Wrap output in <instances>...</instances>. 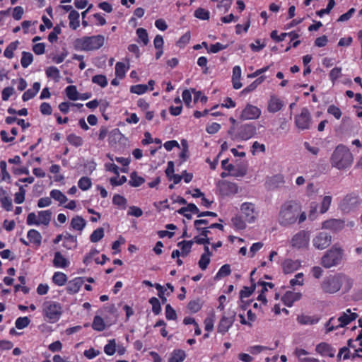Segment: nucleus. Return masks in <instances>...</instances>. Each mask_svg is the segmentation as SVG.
Returning <instances> with one entry per match:
<instances>
[{
  "label": "nucleus",
  "mask_w": 362,
  "mask_h": 362,
  "mask_svg": "<svg viewBox=\"0 0 362 362\" xmlns=\"http://www.w3.org/2000/svg\"><path fill=\"white\" fill-rule=\"evenodd\" d=\"M344 250L335 244L328 250L321 258V264L326 269L339 265L343 259Z\"/></svg>",
  "instance_id": "obj_4"
},
{
  "label": "nucleus",
  "mask_w": 362,
  "mask_h": 362,
  "mask_svg": "<svg viewBox=\"0 0 362 362\" xmlns=\"http://www.w3.org/2000/svg\"><path fill=\"white\" fill-rule=\"evenodd\" d=\"M230 272H231V270H230V265L227 264H224L218 270V273L216 274V275L215 276V279L217 280V279H220L223 277L227 276L230 275Z\"/></svg>",
  "instance_id": "obj_36"
},
{
  "label": "nucleus",
  "mask_w": 362,
  "mask_h": 362,
  "mask_svg": "<svg viewBox=\"0 0 362 362\" xmlns=\"http://www.w3.org/2000/svg\"><path fill=\"white\" fill-rule=\"evenodd\" d=\"M256 134V127L252 124L242 125L238 131V137L243 140H247Z\"/></svg>",
  "instance_id": "obj_16"
},
{
  "label": "nucleus",
  "mask_w": 362,
  "mask_h": 362,
  "mask_svg": "<svg viewBox=\"0 0 362 362\" xmlns=\"http://www.w3.org/2000/svg\"><path fill=\"white\" fill-rule=\"evenodd\" d=\"M227 47L228 45H223L220 42H217L216 44L211 45L210 49L208 50V52L211 53H217L219 51L227 48Z\"/></svg>",
  "instance_id": "obj_59"
},
{
  "label": "nucleus",
  "mask_w": 362,
  "mask_h": 362,
  "mask_svg": "<svg viewBox=\"0 0 362 362\" xmlns=\"http://www.w3.org/2000/svg\"><path fill=\"white\" fill-rule=\"evenodd\" d=\"M219 191L222 196H230L238 193V187L235 183L222 181L219 184Z\"/></svg>",
  "instance_id": "obj_13"
},
{
  "label": "nucleus",
  "mask_w": 362,
  "mask_h": 362,
  "mask_svg": "<svg viewBox=\"0 0 362 362\" xmlns=\"http://www.w3.org/2000/svg\"><path fill=\"white\" fill-rule=\"evenodd\" d=\"M119 176L111 177L110 180V182L112 186H119L123 185L127 182V177L123 175L118 179Z\"/></svg>",
  "instance_id": "obj_58"
},
{
  "label": "nucleus",
  "mask_w": 362,
  "mask_h": 362,
  "mask_svg": "<svg viewBox=\"0 0 362 362\" xmlns=\"http://www.w3.org/2000/svg\"><path fill=\"white\" fill-rule=\"evenodd\" d=\"M306 214L302 211L301 206L294 201L286 202L281 206L278 222L284 227L294 224L297 221L301 223L306 219Z\"/></svg>",
  "instance_id": "obj_1"
},
{
  "label": "nucleus",
  "mask_w": 362,
  "mask_h": 362,
  "mask_svg": "<svg viewBox=\"0 0 362 362\" xmlns=\"http://www.w3.org/2000/svg\"><path fill=\"white\" fill-rule=\"evenodd\" d=\"M301 297V294L300 293H294L292 291H287L282 296L281 300L282 302L288 307H291L293 303L299 300Z\"/></svg>",
  "instance_id": "obj_20"
},
{
  "label": "nucleus",
  "mask_w": 362,
  "mask_h": 362,
  "mask_svg": "<svg viewBox=\"0 0 362 362\" xmlns=\"http://www.w3.org/2000/svg\"><path fill=\"white\" fill-rule=\"evenodd\" d=\"M92 82L104 88L107 85V80L105 76L98 74L93 76Z\"/></svg>",
  "instance_id": "obj_45"
},
{
  "label": "nucleus",
  "mask_w": 362,
  "mask_h": 362,
  "mask_svg": "<svg viewBox=\"0 0 362 362\" xmlns=\"http://www.w3.org/2000/svg\"><path fill=\"white\" fill-rule=\"evenodd\" d=\"M300 267V262L298 260L286 259L283 263V271L285 274H290L297 270Z\"/></svg>",
  "instance_id": "obj_21"
},
{
  "label": "nucleus",
  "mask_w": 362,
  "mask_h": 362,
  "mask_svg": "<svg viewBox=\"0 0 362 362\" xmlns=\"http://www.w3.org/2000/svg\"><path fill=\"white\" fill-rule=\"evenodd\" d=\"M297 320L301 325H313L315 323L311 317L308 315H300L298 317Z\"/></svg>",
  "instance_id": "obj_62"
},
{
  "label": "nucleus",
  "mask_w": 362,
  "mask_h": 362,
  "mask_svg": "<svg viewBox=\"0 0 362 362\" xmlns=\"http://www.w3.org/2000/svg\"><path fill=\"white\" fill-rule=\"evenodd\" d=\"M210 257L206 255H201L200 259L198 262L199 267L202 270L206 269L208 265L210 263Z\"/></svg>",
  "instance_id": "obj_54"
},
{
  "label": "nucleus",
  "mask_w": 362,
  "mask_h": 362,
  "mask_svg": "<svg viewBox=\"0 0 362 362\" xmlns=\"http://www.w3.org/2000/svg\"><path fill=\"white\" fill-rule=\"evenodd\" d=\"M149 303L152 305L153 313L157 315L160 313L161 306L159 300L156 297H152L149 299Z\"/></svg>",
  "instance_id": "obj_42"
},
{
  "label": "nucleus",
  "mask_w": 362,
  "mask_h": 362,
  "mask_svg": "<svg viewBox=\"0 0 362 362\" xmlns=\"http://www.w3.org/2000/svg\"><path fill=\"white\" fill-rule=\"evenodd\" d=\"M344 221L342 219H329L322 223V228L334 232H339L344 227Z\"/></svg>",
  "instance_id": "obj_15"
},
{
  "label": "nucleus",
  "mask_w": 362,
  "mask_h": 362,
  "mask_svg": "<svg viewBox=\"0 0 362 362\" xmlns=\"http://www.w3.org/2000/svg\"><path fill=\"white\" fill-rule=\"evenodd\" d=\"M186 358L185 351L182 349L174 350L168 360L169 362H182Z\"/></svg>",
  "instance_id": "obj_28"
},
{
  "label": "nucleus",
  "mask_w": 362,
  "mask_h": 362,
  "mask_svg": "<svg viewBox=\"0 0 362 362\" xmlns=\"http://www.w3.org/2000/svg\"><path fill=\"white\" fill-rule=\"evenodd\" d=\"M62 313V307L59 303L45 302L43 304V314L49 322L54 323L58 321Z\"/></svg>",
  "instance_id": "obj_7"
},
{
  "label": "nucleus",
  "mask_w": 362,
  "mask_h": 362,
  "mask_svg": "<svg viewBox=\"0 0 362 362\" xmlns=\"http://www.w3.org/2000/svg\"><path fill=\"white\" fill-rule=\"evenodd\" d=\"M84 283V279L77 277L70 281L66 286V291L70 294L76 293Z\"/></svg>",
  "instance_id": "obj_19"
},
{
  "label": "nucleus",
  "mask_w": 362,
  "mask_h": 362,
  "mask_svg": "<svg viewBox=\"0 0 362 362\" xmlns=\"http://www.w3.org/2000/svg\"><path fill=\"white\" fill-rule=\"evenodd\" d=\"M255 289V284H252L250 287L244 286L243 288L240 292V298L242 299L243 298H248L251 296V294L254 292Z\"/></svg>",
  "instance_id": "obj_47"
},
{
  "label": "nucleus",
  "mask_w": 362,
  "mask_h": 362,
  "mask_svg": "<svg viewBox=\"0 0 362 362\" xmlns=\"http://www.w3.org/2000/svg\"><path fill=\"white\" fill-rule=\"evenodd\" d=\"M148 90V86L145 84H139L132 86L130 91L133 93L141 95L144 93Z\"/></svg>",
  "instance_id": "obj_49"
},
{
  "label": "nucleus",
  "mask_w": 362,
  "mask_h": 362,
  "mask_svg": "<svg viewBox=\"0 0 362 362\" xmlns=\"http://www.w3.org/2000/svg\"><path fill=\"white\" fill-rule=\"evenodd\" d=\"M53 264L56 267L64 268L68 265L67 259L61 254L60 252H56L53 259Z\"/></svg>",
  "instance_id": "obj_27"
},
{
  "label": "nucleus",
  "mask_w": 362,
  "mask_h": 362,
  "mask_svg": "<svg viewBox=\"0 0 362 362\" xmlns=\"http://www.w3.org/2000/svg\"><path fill=\"white\" fill-rule=\"evenodd\" d=\"M357 317L358 315L356 313L348 314L347 313H343L337 319L332 317L325 324L326 333L336 330L339 327H344Z\"/></svg>",
  "instance_id": "obj_6"
},
{
  "label": "nucleus",
  "mask_w": 362,
  "mask_h": 362,
  "mask_svg": "<svg viewBox=\"0 0 362 362\" xmlns=\"http://www.w3.org/2000/svg\"><path fill=\"white\" fill-rule=\"evenodd\" d=\"M1 203L3 208L9 211L12 209V199L8 197H3L1 198Z\"/></svg>",
  "instance_id": "obj_56"
},
{
  "label": "nucleus",
  "mask_w": 362,
  "mask_h": 362,
  "mask_svg": "<svg viewBox=\"0 0 362 362\" xmlns=\"http://www.w3.org/2000/svg\"><path fill=\"white\" fill-rule=\"evenodd\" d=\"M46 74L48 77L53 78L56 81H58L60 78V74L59 69L55 66H49L46 69Z\"/></svg>",
  "instance_id": "obj_46"
},
{
  "label": "nucleus",
  "mask_w": 362,
  "mask_h": 362,
  "mask_svg": "<svg viewBox=\"0 0 362 362\" xmlns=\"http://www.w3.org/2000/svg\"><path fill=\"white\" fill-rule=\"evenodd\" d=\"M233 226L238 230H243L245 228V221H243L240 216H236L231 219Z\"/></svg>",
  "instance_id": "obj_48"
},
{
  "label": "nucleus",
  "mask_w": 362,
  "mask_h": 362,
  "mask_svg": "<svg viewBox=\"0 0 362 362\" xmlns=\"http://www.w3.org/2000/svg\"><path fill=\"white\" fill-rule=\"evenodd\" d=\"M50 197L54 200L58 201L60 204H63L67 201L66 197L58 189L52 190L50 192Z\"/></svg>",
  "instance_id": "obj_31"
},
{
  "label": "nucleus",
  "mask_w": 362,
  "mask_h": 362,
  "mask_svg": "<svg viewBox=\"0 0 362 362\" xmlns=\"http://www.w3.org/2000/svg\"><path fill=\"white\" fill-rule=\"evenodd\" d=\"M332 164L338 169H345L353 162V156L350 151L344 146L339 145L332 155Z\"/></svg>",
  "instance_id": "obj_3"
},
{
  "label": "nucleus",
  "mask_w": 362,
  "mask_h": 362,
  "mask_svg": "<svg viewBox=\"0 0 362 362\" xmlns=\"http://www.w3.org/2000/svg\"><path fill=\"white\" fill-rule=\"evenodd\" d=\"M358 204V196L354 194H349L343 198L339 204V208L344 213H349L356 208Z\"/></svg>",
  "instance_id": "obj_9"
},
{
  "label": "nucleus",
  "mask_w": 362,
  "mask_h": 362,
  "mask_svg": "<svg viewBox=\"0 0 362 362\" xmlns=\"http://www.w3.org/2000/svg\"><path fill=\"white\" fill-rule=\"evenodd\" d=\"M332 242V236L325 232L319 233L313 240V245L318 250H324Z\"/></svg>",
  "instance_id": "obj_10"
},
{
  "label": "nucleus",
  "mask_w": 362,
  "mask_h": 362,
  "mask_svg": "<svg viewBox=\"0 0 362 362\" xmlns=\"http://www.w3.org/2000/svg\"><path fill=\"white\" fill-rule=\"evenodd\" d=\"M136 34L139 40L143 42L144 45H147L149 40L146 30L143 28H139L136 30Z\"/></svg>",
  "instance_id": "obj_39"
},
{
  "label": "nucleus",
  "mask_w": 362,
  "mask_h": 362,
  "mask_svg": "<svg viewBox=\"0 0 362 362\" xmlns=\"http://www.w3.org/2000/svg\"><path fill=\"white\" fill-rule=\"evenodd\" d=\"M104 237V229L98 228L95 230L90 236V240L92 243H97Z\"/></svg>",
  "instance_id": "obj_37"
},
{
  "label": "nucleus",
  "mask_w": 362,
  "mask_h": 362,
  "mask_svg": "<svg viewBox=\"0 0 362 362\" xmlns=\"http://www.w3.org/2000/svg\"><path fill=\"white\" fill-rule=\"evenodd\" d=\"M187 308L192 313H197L201 309L199 300H194L189 302Z\"/></svg>",
  "instance_id": "obj_57"
},
{
  "label": "nucleus",
  "mask_w": 362,
  "mask_h": 362,
  "mask_svg": "<svg viewBox=\"0 0 362 362\" xmlns=\"http://www.w3.org/2000/svg\"><path fill=\"white\" fill-rule=\"evenodd\" d=\"M66 96L71 100H76L79 98V93L75 86H69L65 89Z\"/></svg>",
  "instance_id": "obj_32"
},
{
  "label": "nucleus",
  "mask_w": 362,
  "mask_h": 362,
  "mask_svg": "<svg viewBox=\"0 0 362 362\" xmlns=\"http://www.w3.org/2000/svg\"><path fill=\"white\" fill-rule=\"evenodd\" d=\"M126 74V66L122 62H117L115 65V75L119 78H123Z\"/></svg>",
  "instance_id": "obj_44"
},
{
  "label": "nucleus",
  "mask_w": 362,
  "mask_h": 362,
  "mask_svg": "<svg viewBox=\"0 0 362 362\" xmlns=\"http://www.w3.org/2000/svg\"><path fill=\"white\" fill-rule=\"evenodd\" d=\"M309 237L307 232L301 230L296 233L291 239V244L294 247H303L308 243Z\"/></svg>",
  "instance_id": "obj_12"
},
{
  "label": "nucleus",
  "mask_w": 362,
  "mask_h": 362,
  "mask_svg": "<svg viewBox=\"0 0 362 362\" xmlns=\"http://www.w3.org/2000/svg\"><path fill=\"white\" fill-rule=\"evenodd\" d=\"M281 100L275 95H272L268 103V111L269 112H276L279 111L283 107Z\"/></svg>",
  "instance_id": "obj_22"
},
{
  "label": "nucleus",
  "mask_w": 362,
  "mask_h": 362,
  "mask_svg": "<svg viewBox=\"0 0 362 362\" xmlns=\"http://www.w3.org/2000/svg\"><path fill=\"white\" fill-rule=\"evenodd\" d=\"M143 214L142 210L137 206H130L128 211V215L133 216L135 217H140Z\"/></svg>",
  "instance_id": "obj_61"
},
{
  "label": "nucleus",
  "mask_w": 362,
  "mask_h": 362,
  "mask_svg": "<svg viewBox=\"0 0 362 362\" xmlns=\"http://www.w3.org/2000/svg\"><path fill=\"white\" fill-rule=\"evenodd\" d=\"M67 141L73 146L78 147L83 144V139L81 136L71 134L67 136Z\"/></svg>",
  "instance_id": "obj_43"
},
{
  "label": "nucleus",
  "mask_w": 362,
  "mask_h": 362,
  "mask_svg": "<svg viewBox=\"0 0 362 362\" xmlns=\"http://www.w3.org/2000/svg\"><path fill=\"white\" fill-rule=\"evenodd\" d=\"M341 69L340 67H335L332 69L329 73V78L332 82H334L341 75Z\"/></svg>",
  "instance_id": "obj_60"
},
{
  "label": "nucleus",
  "mask_w": 362,
  "mask_h": 362,
  "mask_svg": "<svg viewBox=\"0 0 362 362\" xmlns=\"http://www.w3.org/2000/svg\"><path fill=\"white\" fill-rule=\"evenodd\" d=\"M190 211L191 213L196 214L198 215L199 211L197 206L192 203L187 204V206L182 207L177 211L178 214H184V212Z\"/></svg>",
  "instance_id": "obj_40"
},
{
  "label": "nucleus",
  "mask_w": 362,
  "mask_h": 362,
  "mask_svg": "<svg viewBox=\"0 0 362 362\" xmlns=\"http://www.w3.org/2000/svg\"><path fill=\"white\" fill-rule=\"evenodd\" d=\"M79 13L76 11L73 10L71 11L69 15V27L73 29L76 30L77 29L80 25V21H79Z\"/></svg>",
  "instance_id": "obj_25"
},
{
  "label": "nucleus",
  "mask_w": 362,
  "mask_h": 362,
  "mask_svg": "<svg viewBox=\"0 0 362 362\" xmlns=\"http://www.w3.org/2000/svg\"><path fill=\"white\" fill-rule=\"evenodd\" d=\"M145 182L144 178L138 176L136 172H133L130 175L129 184L132 187H139Z\"/></svg>",
  "instance_id": "obj_33"
},
{
  "label": "nucleus",
  "mask_w": 362,
  "mask_h": 362,
  "mask_svg": "<svg viewBox=\"0 0 362 362\" xmlns=\"http://www.w3.org/2000/svg\"><path fill=\"white\" fill-rule=\"evenodd\" d=\"M194 16L202 20H208L209 18V12L202 8H198L194 11Z\"/></svg>",
  "instance_id": "obj_52"
},
{
  "label": "nucleus",
  "mask_w": 362,
  "mask_h": 362,
  "mask_svg": "<svg viewBox=\"0 0 362 362\" xmlns=\"http://www.w3.org/2000/svg\"><path fill=\"white\" fill-rule=\"evenodd\" d=\"M66 275L62 272H57L52 276L53 282L57 286H62L66 282Z\"/></svg>",
  "instance_id": "obj_30"
},
{
  "label": "nucleus",
  "mask_w": 362,
  "mask_h": 362,
  "mask_svg": "<svg viewBox=\"0 0 362 362\" xmlns=\"http://www.w3.org/2000/svg\"><path fill=\"white\" fill-rule=\"evenodd\" d=\"M27 237L30 243L33 244L37 247L40 245L42 235L38 231L31 229L28 232Z\"/></svg>",
  "instance_id": "obj_23"
},
{
  "label": "nucleus",
  "mask_w": 362,
  "mask_h": 362,
  "mask_svg": "<svg viewBox=\"0 0 362 362\" xmlns=\"http://www.w3.org/2000/svg\"><path fill=\"white\" fill-rule=\"evenodd\" d=\"M93 329L101 332L105 329V325L103 319L100 316H95L92 324Z\"/></svg>",
  "instance_id": "obj_34"
},
{
  "label": "nucleus",
  "mask_w": 362,
  "mask_h": 362,
  "mask_svg": "<svg viewBox=\"0 0 362 362\" xmlns=\"http://www.w3.org/2000/svg\"><path fill=\"white\" fill-rule=\"evenodd\" d=\"M261 110L257 107L247 104L243 110L240 119L242 120L256 119L259 117Z\"/></svg>",
  "instance_id": "obj_11"
},
{
  "label": "nucleus",
  "mask_w": 362,
  "mask_h": 362,
  "mask_svg": "<svg viewBox=\"0 0 362 362\" xmlns=\"http://www.w3.org/2000/svg\"><path fill=\"white\" fill-rule=\"evenodd\" d=\"M52 218V212L49 210L41 211L38 213V223L48 226Z\"/></svg>",
  "instance_id": "obj_29"
},
{
  "label": "nucleus",
  "mask_w": 362,
  "mask_h": 362,
  "mask_svg": "<svg viewBox=\"0 0 362 362\" xmlns=\"http://www.w3.org/2000/svg\"><path fill=\"white\" fill-rule=\"evenodd\" d=\"M331 202H332V197L331 196H325L323 198L322 202L321 203L320 211L321 214H325V212L327 211V210L329 209V206L331 204Z\"/></svg>",
  "instance_id": "obj_50"
},
{
  "label": "nucleus",
  "mask_w": 362,
  "mask_h": 362,
  "mask_svg": "<svg viewBox=\"0 0 362 362\" xmlns=\"http://www.w3.org/2000/svg\"><path fill=\"white\" fill-rule=\"evenodd\" d=\"M235 313L230 317L223 316L218 325V332L222 334L228 332L235 321Z\"/></svg>",
  "instance_id": "obj_17"
},
{
  "label": "nucleus",
  "mask_w": 362,
  "mask_h": 362,
  "mask_svg": "<svg viewBox=\"0 0 362 362\" xmlns=\"http://www.w3.org/2000/svg\"><path fill=\"white\" fill-rule=\"evenodd\" d=\"M91 185V180L88 177H82L78 182V187L83 191L88 190Z\"/></svg>",
  "instance_id": "obj_41"
},
{
  "label": "nucleus",
  "mask_w": 362,
  "mask_h": 362,
  "mask_svg": "<svg viewBox=\"0 0 362 362\" xmlns=\"http://www.w3.org/2000/svg\"><path fill=\"white\" fill-rule=\"evenodd\" d=\"M40 112L42 115H50L52 112L51 105L47 103H42L40 105Z\"/></svg>",
  "instance_id": "obj_64"
},
{
  "label": "nucleus",
  "mask_w": 362,
  "mask_h": 362,
  "mask_svg": "<svg viewBox=\"0 0 362 362\" xmlns=\"http://www.w3.org/2000/svg\"><path fill=\"white\" fill-rule=\"evenodd\" d=\"M70 225L74 230L82 231L86 226V221L83 217L76 216L71 219Z\"/></svg>",
  "instance_id": "obj_24"
},
{
  "label": "nucleus",
  "mask_w": 362,
  "mask_h": 362,
  "mask_svg": "<svg viewBox=\"0 0 362 362\" xmlns=\"http://www.w3.org/2000/svg\"><path fill=\"white\" fill-rule=\"evenodd\" d=\"M240 210L245 217V221L252 223L255 221L257 213L255 210V205L252 203L245 202L241 205Z\"/></svg>",
  "instance_id": "obj_14"
},
{
  "label": "nucleus",
  "mask_w": 362,
  "mask_h": 362,
  "mask_svg": "<svg viewBox=\"0 0 362 362\" xmlns=\"http://www.w3.org/2000/svg\"><path fill=\"white\" fill-rule=\"evenodd\" d=\"M295 124L300 131L308 130L312 125V117L307 107L301 109L300 113L295 116Z\"/></svg>",
  "instance_id": "obj_8"
},
{
  "label": "nucleus",
  "mask_w": 362,
  "mask_h": 362,
  "mask_svg": "<svg viewBox=\"0 0 362 362\" xmlns=\"http://www.w3.org/2000/svg\"><path fill=\"white\" fill-rule=\"evenodd\" d=\"M112 202L115 205L125 206L127 204V199L119 194H115L113 197Z\"/></svg>",
  "instance_id": "obj_63"
},
{
  "label": "nucleus",
  "mask_w": 362,
  "mask_h": 362,
  "mask_svg": "<svg viewBox=\"0 0 362 362\" xmlns=\"http://www.w3.org/2000/svg\"><path fill=\"white\" fill-rule=\"evenodd\" d=\"M64 246L69 250L76 247V237L69 234V233H66L65 235H64Z\"/></svg>",
  "instance_id": "obj_26"
},
{
  "label": "nucleus",
  "mask_w": 362,
  "mask_h": 362,
  "mask_svg": "<svg viewBox=\"0 0 362 362\" xmlns=\"http://www.w3.org/2000/svg\"><path fill=\"white\" fill-rule=\"evenodd\" d=\"M19 43L18 40L11 42L6 48L4 55L6 58L11 59L13 57V52L16 49Z\"/></svg>",
  "instance_id": "obj_35"
},
{
  "label": "nucleus",
  "mask_w": 362,
  "mask_h": 362,
  "mask_svg": "<svg viewBox=\"0 0 362 362\" xmlns=\"http://www.w3.org/2000/svg\"><path fill=\"white\" fill-rule=\"evenodd\" d=\"M354 285V280L344 273L330 274L322 280L320 288L325 293L334 294L343 289L344 293H348Z\"/></svg>",
  "instance_id": "obj_2"
},
{
  "label": "nucleus",
  "mask_w": 362,
  "mask_h": 362,
  "mask_svg": "<svg viewBox=\"0 0 362 362\" xmlns=\"http://www.w3.org/2000/svg\"><path fill=\"white\" fill-rule=\"evenodd\" d=\"M165 317L168 320L177 319L176 312L170 304H167L165 306Z\"/></svg>",
  "instance_id": "obj_55"
},
{
  "label": "nucleus",
  "mask_w": 362,
  "mask_h": 362,
  "mask_svg": "<svg viewBox=\"0 0 362 362\" xmlns=\"http://www.w3.org/2000/svg\"><path fill=\"white\" fill-rule=\"evenodd\" d=\"M105 43V37L102 35L86 36L77 38L74 42V47L77 49L91 51L100 49Z\"/></svg>",
  "instance_id": "obj_5"
},
{
  "label": "nucleus",
  "mask_w": 362,
  "mask_h": 362,
  "mask_svg": "<svg viewBox=\"0 0 362 362\" xmlns=\"http://www.w3.org/2000/svg\"><path fill=\"white\" fill-rule=\"evenodd\" d=\"M334 6H335L334 0H329L328 4L327 6V8H325L324 9H321L320 11H317L316 12V14L319 17H322L324 14L329 13L331 10L334 7Z\"/></svg>",
  "instance_id": "obj_51"
},
{
  "label": "nucleus",
  "mask_w": 362,
  "mask_h": 362,
  "mask_svg": "<svg viewBox=\"0 0 362 362\" xmlns=\"http://www.w3.org/2000/svg\"><path fill=\"white\" fill-rule=\"evenodd\" d=\"M327 112L332 115L337 119H339L342 115L341 110L334 105H331L328 107Z\"/></svg>",
  "instance_id": "obj_53"
},
{
  "label": "nucleus",
  "mask_w": 362,
  "mask_h": 362,
  "mask_svg": "<svg viewBox=\"0 0 362 362\" xmlns=\"http://www.w3.org/2000/svg\"><path fill=\"white\" fill-rule=\"evenodd\" d=\"M315 350L322 356H327L329 357H334L335 350L327 343L322 342L316 346Z\"/></svg>",
  "instance_id": "obj_18"
},
{
  "label": "nucleus",
  "mask_w": 362,
  "mask_h": 362,
  "mask_svg": "<svg viewBox=\"0 0 362 362\" xmlns=\"http://www.w3.org/2000/svg\"><path fill=\"white\" fill-rule=\"evenodd\" d=\"M116 341L115 339L109 340L108 343L104 347L105 353L108 356H112L116 351Z\"/></svg>",
  "instance_id": "obj_38"
}]
</instances>
